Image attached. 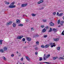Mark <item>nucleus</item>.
I'll return each mask as SVG.
<instances>
[{
    "mask_svg": "<svg viewBox=\"0 0 64 64\" xmlns=\"http://www.w3.org/2000/svg\"><path fill=\"white\" fill-rule=\"evenodd\" d=\"M54 44H55L54 43H52L49 44L50 46H51V48L53 47H55L56 46Z\"/></svg>",
    "mask_w": 64,
    "mask_h": 64,
    "instance_id": "f257e3e1",
    "label": "nucleus"
},
{
    "mask_svg": "<svg viewBox=\"0 0 64 64\" xmlns=\"http://www.w3.org/2000/svg\"><path fill=\"white\" fill-rule=\"evenodd\" d=\"M26 40H27L28 41H31L32 40L31 38H29L28 37H26Z\"/></svg>",
    "mask_w": 64,
    "mask_h": 64,
    "instance_id": "f03ea898",
    "label": "nucleus"
},
{
    "mask_svg": "<svg viewBox=\"0 0 64 64\" xmlns=\"http://www.w3.org/2000/svg\"><path fill=\"white\" fill-rule=\"evenodd\" d=\"M15 7H16V6L15 5H10V6H9L8 8H15Z\"/></svg>",
    "mask_w": 64,
    "mask_h": 64,
    "instance_id": "7ed1b4c3",
    "label": "nucleus"
},
{
    "mask_svg": "<svg viewBox=\"0 0 64 64\" xmlns=\"http://www.w3.org/2000/svg\"><path fill=\"white\" fill-rule=\"evenodd\" d=\"M27 5H28V4L27 3H26L24 4H22L21 6L22 7H25V6H26Z\"/></svg>",
    "mask_w": 64,
    "mask_h": 64,
    "instance_id": "20e7f679",
    "label": "nucleus"
},
{
    "mask_svg": "<svg viewBox=\"0 0 64 64\" xmlns=\"http://www.w3.org/2000/svg\"><path fill=\"white\" fill-rule=\"evenodd\" d=\"M12 22L10 21V22H8L7 23L6 25L8 26V25H11V24H12Z\"/></svg>",
    "mask_w": 64,
    "mask_h": 64,
    "instance_id": "39448f33",
    "label": "nucleus"
},
{
    "mask_svg": "<svg viewBox=\"0 0 64 64\" xmlns=\"http://www.w3.org/2000/svg\"><path fill=\"white\" fill-rule=\"evenodd\" d=\"M23 36H18L17 37L16 39H21L22 38H23Z\"/></svg>",
    "mask_w": 64,
    "mask_h": 64,
    "instance_id": "423d86ee",
    "label": "nucleus"
},
{
    "mask_svg": "<svg viewBox=\"0 0 64 64\" xmlns=\"http://www.w3.org/2000/svg\"><path fill=\"white\" fill-rule=\"evenodd\" d=\"M39 37V35H35V34H34V36L33 37L34 38H35V37Z\"/></svg>",
    "mask_w": 64,
    "mask_h": 64,
    "instance_id": "0eeeda50",
    "label": "nucleus"
},
{
    "mask_svg": "<svg viewBox=\"0 0 64 64\" xmlns=\"http://www.w3.org/2000/svg\"><path fill=\"white\" fill-rule=\"evenodd\" d=\"M46 55L45 54H44V57H43V59L44 60H46Z\"/></svg>",
    "mask_w": 64,
    "mask_h": 64,
    "instance_id": "6e6552de",
    "label": "nucleus"
},
{
    "mask_svg": "<svg viewBox=\"0 0 64 64\" xmlns=\"http://www.w3.org/2000/svg\"><path fill=\"white\" fill-rule=\"evenodd\" d=\"M50 26H54V23H53L52 22H51L50 24Z\"/></svg>",
    "mask_w": 64,
    "mask_h": 64,
    "instance_id": "1a4fd4ad",
    "label": "nucleus"
},
{
    "mask_svg": "<svg viewBox=\"0 0 64 64\" xmlns=\"http://www.w3.org/2000/svg\"><path fill=\"white\" fill-rule=\"evenodd\" d=\"M46 31V29L44 28L42 30V33H44Z\"/></svg>",
    "mask_w": 64,
    "mask_h": 64,
    "instance_id": "9d476101",
    "label": "nucleus"
},
{
    "mask_svg": "<svg viewBox=\"0 0 64 64\" xmlns=\"http://www.w3.org/2000/svg\"><path fill=\"white\" fill-rule=\"evenodd\" d=\"M26 59H27V60H28V61H30V59L27 56H26Z\"/></svg>",
    "mask_w": 64,
    "mask_h": 64,
    "instance_id": "9b49d317",
    "label": "nucleus"
},
{
    "mask_svg": "<svg viewBox=\"0 0 64 64\" xmlns=\"http://www.w3.org/2000/svg\"><path fill=\"white\" fill-rule=\"evenodd\" d=\"M20 22V21L19 20H16V23H17V24H18Z\"/></svg>",
    "mask_w": 64,
    "mask_h": 64,
    "instance_id": "f8f14e48",
    "label": "nucleus"
},
{
    "mask_svg": "<svg viewBox=\"0 0 64 64\" xmlns=\"http://www.w3.org/2000/svg\"><path fill=\"white\" fill-rule=\"evenodd\" d=\"M4 51H6L7 50V48L5 47H4L3 48Z\"/></svg>",
    "mask_w": 64,
    "mask_h": 64,
    "instance_id": "ddd939ff",
    "label": "nucleus"
},
{
    "mask_svg": "<svg viewBox=\"0 0 64 64\" xmlns=\"http://www.w3.org/2000/svg\"><path fill=\"white\" fill-rule=\"evenodd\" d=\"M54 41H59V38H54Z\"/></svg>",
    "mask_w": 64,
    "mask_h": 64,
    "instance_id": "4468645a",
    "label": "nucleus"
},
{
    "mask_svg": "<svg viewBox=\"0 0 64 64\" xmlns=\"http://www.w3.org/2000/svg\"><path fill=\"white\" fill-rule=\"evenodd\" d=\"M12 25L14 27H16V23H14Z\"/></svg>",
    "mask_w": 64,
    "mask_h": 64,
    "instance_id": "2eb2a0df",
    "label": "nucleus"
},
{
    "mask_svg": "<svg viewBox=\"0 0 64 64\" xmlns=\"http://www.w3.org/2000/svg\"><path fill=\"white\" fill-rule=\"evenodd\" d=\"M50 56V54H48L46 56V58H48Z\"/></svg>",
    "mask_w": 64,
    "mask_h": 64,
    "instance_id": "dca6fc26",
    "label": "nucleus"
},
{
    "mask_svg": "<svg viewBox=\"0 0 64 64\" xmlns=\"http://www.w3.org/2000/svg\"><path fill=\"white\" fill-rule=\"evenodd\" d=\"M50 46V45L46 44L45 46V48H48V47H49Z\"/></svg>",
    "mask_w": 64,
    "mask_h": 64,
    "instance_id": "f3484780",
    "label": "nucleus"
},
{
    "mask_svg": "<svg viewBox=\"0 0 64 64\" xmlns=\"http://www.w3.org/2000/svg\"><path fill=\"white\" fill-rule=\"evenodd\" d=\"M63 15V13H61L59 14V16H62Z\"/></svg>",
    "mask_w": 64,
    "mask_h": 64,
    "instance_id": "a211bd4d",
    "label": "nucleus"
},
{
    "mask_svg": "<svg viewBox=\"0 0 64 64\" xmlns=\"http://www.w3.org/2000/svg\"><path fill=\"white\" fill-rule=\"evenodd\" d=\"M53 31H54V32H57V29L55 28H53Z\"/></svg>",
    "mask_w": 64,
    "mask_h": 64,
    "instance_id": "6ab92c4d",
    "label": "nucleus"
},
{
    "mask_svg": "<svg viewBox=\"0 0 64 64\" xmlns=\"http://www.w3.org/2000/svg\"><path fill=\"white\" fill-rule=\"evenodd\" d=\"M58 58V57H54L53 58V60H55L56 59H57Z\"/></svg>",
    "mask_w": 64,
    "mask_h": 64,
    "instance_id": "aec40b11",
    "label": "nucleus"
},
{
    "mask_svg": "<svg viewBox=\"0 0 64 64\" xmlns=\"http://www.w3.org/2000/svg\"><path fill=\"white\" fill-rule=\"evenodd\" d=\"M3 41V40H0V45H2V42Z\"/></svg>",
    "mask_w": 64,
    "mask_h": 64,
    "instance_id": "412c9836",
    "label": "nucleus"
},
{
    "mask_svg": "<svg viewBox=\"0 0 64 64\" xmlns=\"http://www.w3.org/2000/svg\"><path fill=\"white\" fill-rule=\"evenodd\" d=\"M4 2L6 4H9V2L6 1H5Z\"/></svg>",
    "mask_w": 64,
    "mask_h": 64,
    "instance_id": "4be33fe9",
    "label": "nucleus"
},
{
    "mask_svg": "<svg viewBox=\"0 0 64 64\" xmlns=\"http://www.w3.org/2000/svg\"><path fill=\"white\" fill-rule=\"evenodd\" d=\"M59 60H60V59H64V58L62 57H60L58 59Z\"/></svg>",
    "mask_w": 64,
    "mask_h": 64,
    "instance_id": "5701e85b",
    "label": "nucleus"
},
{
    "mask_svg": "<svg viewBox=\"0 0 64 64\" xmlns=\"http://www.w3.org/2000/svg\"><path fill=\"white\" fill-rule=\"evenodd\" d=\"M18 26H23V24H20L18 25Z\"/></svg>",
    "mask_w": 64,
    "mask_h": 64,
    "instance_id": "b1692460",
    "label": "nucleus"
},
{
    "mask_svg": "<svg viewBox=\"0 0 64 64\" xmlns=\"http://www.w3.org/2000/svg\"><path fill=\"white\" fill-rule=\"evenodd\" d=\"M52 28H50V30L48 31L49 32H52Z\"/></svg>",
    "mask_w": 64,
    "mask_h": 64,
    "instance_id": "393cba45",
    "label": "nucleus"
},
{
    "mask_svg": "<svg viewBox=\"0 0 64 64\" xmlns=\"http://www.w3.org/2000/svg\"><path fill=\"white\" fill-rule=\"evenodd\" d=\"M57 49L58 50H59L60 49V48L59 47H57Z\"/></svg>",
    "mask_w": 64,
    "mask_h": 64,
    "instance_id": "a878e982",
    "label": "nucleus"
},
{
    "mask_svg": "<svg viewBox=\"0 0 64 64\" xmlns=\"http://www.w3.org/2000/svg\"><path fill=\"white\" fill-rule=\"evenodd\" d=\"M0 52H2V53H3V52H4V51H3V50L2 49H1L0 50Z\"/></svg>",
    "mask_w": 64,
    "mask_h": 64,
    "instance_id": "bb28decb",
    "label": "nucleus"
},
{
    "mask_svg": "<svg viewBox=\"0 0 64 64\" xmlns=\"http://www.w3.org/2000/svg\"><path fill=\"white\" fill-rule=\"evenodd\" d=\"M58 24H60V20H58Z\"/></svg>",
    "mask_w": 64,
    "mask_h": 64,
    "instance_id": "cd10ccee",
    "label": "nucleus"
},
{
    "mask_svg": "<svg viewBox=\"0 0 64 64\" xmlns=\"http://www.w3.org/2000/svg\"><path fill=\"white\" fill-rule=\"evenodd\" d=\"M40 60H39V61H41V60H42V58L41 57V58H40Z\"/></svg>",
    "mask_w": 64,
    "mask_h": 64,
    "instance_id": "c85d7f7f",
    "label": "nucleus"
},
{
    "mask_svg": "<svg viewBox=\"0 0 64 64\" xmlns=\"http://www.w3.org/2000/svg\"><path fill=\"white\" fill-rule=\"evenodd\" d=\"M14 4V2H13L10 5H13Z\"/></svg>",
    "mask_w": 64,
    "mask_h": 64,
    "instance_id": "c756f323",
    "label": "nucleus"
},
{
    "mask_svg": "<svg viewBox=\"0 0 64 64\" xmlns=\"http://www.w3.org/2000/svg\"><path fill=\"white\" fill-rule=\"evenodd\" d=\"M41 47L42 48H45V46H44L43 45H42L41 46Z\"/></svg>",
    "mask_w": 64,
    "mask_h": 64,
    "instance_id": "7c9ffc66",
    "label": "nucleus"
},
{
    "mask_svg": "<svg viewBox=\"0 0 64 64\" xmlns=\"http://www.w3.org/2000/svg\"><path fill=\"white\" fill-rule=\"evenodd\" d=\"M43 63H46V64H50V63H49L48 62H43Z\"/></svg>",
    "mask_w": 64,
    "mask_h": 64,
    "instance_id": "2f4dec72",
    "label": "nucleus"
},
{
    "mask_svg": "<svg viewBox=\"0 0 64 64\" xmlns=\"http://www.w3.org/2000/svg\"><path fill=\"white\" fill-rule=\"evenodd\" d=\"M44 8V7H42L41 8H40L39 9L40 10H42V9H43Z\"/></svg>",
    "mask_w": 64,
    "mask_h": 64,
    "instance_id": "473e14b6",
    "label": "nucleus"
},
{
    "mask_svg": "<svg viewBox=\"0 0 64 64\" xmlns=\"http://www.w3.org/2000/svg\"><path fill=\"white\" fill-rule=\"evenodd\" d=\"M22 41L24 42L25 41V38H23L22 39Z\"/></svg>",
    "mask_w": 64,
    "mask_h": 64,
    "instance_id": "72a5a7b5",
    "label": "nucleus"
},
{
    "mask_svg": "<svg viewBox=\"0 0 64 64\" xmlns=\"http://www.w3.org/2000/svg\"><path fill=\"white\" fill-rule=\"evenodd\" d=\"M42 21L44 22H46V20H42Z\"/></svg>",
    "mask_w": 64,
    "mask_h": 64,
    "instance_id": "f704fd0d",
    "label": "nucleus"
},
{
    "mask_svg": "<svg viewBox=\"0 0 64 64\" xmlns=\"http://www.w3.org/2000/svg\"><path fill=\"white\" fill-rule=\"evenodd\" d=\"M32 16H35L36 15L35 14H32Z\"/></svg>",
    "mask_w": 64,
    "mask_h": 64,
    "instance_id": "c9c22d12",
    "label": "nucleus"
},
{
    "mask_svg": "<svg viewBox=\"0 0 64 64\" xmlns=\"http://www.w3.org/2000/svg\"><path fill=\"white\" fill-rule=\"evenodd\" d=\"M4 60H5V61H6V58H5V57L4 56Z\"/></svg>",
    "mask_w": 64,
    "mask_h": 64,
    "instance_id": "e433bc0d",
    "label": "nucleus"
},
{
    "mask_svg": "<svg viewBox=\"0 0 64 64\" xmlns=\"http://www.w3.org/2000/svg\"><path fill=\"white\" fill-rule=\"evenodd\" d=\"M40 3H42L43 2H44L43 0H40Z\"/></svg>",
    "mask_w": 64,
    "mask_h": 64,
    "instance_id": "4c0bfd02",
    "label": "nucleus"
},
{
    "mask_svg": "<svg viewBox=\"0 0 64 64\" xmlns=\"http://www.w3.org/2000/svg\"><path fill=\"white\" fill-rule=\"evenodd\" d=\"M36 45H38L39 44V42H37L36 43Z\"/></svg>",
    "mask_w": 64,
    "mask_h": 64,
    "instance_id": "58836bf2",
    "label": "nucleus"
},
{
    "mask_svg": "<svg viewBox=\"0 0 64 64\" xmlns=\"http://www.w3.org/2000/svg\"><path fill=\"white\" fill-rule=\"evenodd\" d=\"M56 12H54V13H53V15H56Z\"/></svg>",
    "mask_w": 64,
    "mask_h": 64,
    "instance_id": "ea45409f",
    "label": "nucleus"
},
{
    "mask_svg": "<svg viewBox=\"0 0 64 64\" xmlns=\"http://www.w3.org/2000/svg\"><path fill=\"white\" fill-rule=\"evenodd\" d=\"M60 23H62V24H63L64 23V21H62Z\"/></svg>",
    "mask_w": 64,
    "mask_h": 64,
    "instance_id": "a19ab883",
    "label": "nucleus"
},
{
    "mask_svg": "<svg viewBox=\"0 0 64 64\" xmlns=\"http://www.w3.org/2000/svg\"><path fill=\"white\" fill-rule=\"evenodd\" d=\"M41 28H44V25H42V26H41Z\"/></svg>",
    "mask_w": 64,
    "mask_h": 64,
    "instance_id": "79ce46f5",
    "label": "nucleus"
},
{
    "mask_svg": "<svg viewBox=\"0 0 64 64\" xmlns=\"http://www.w3.org/2000/svg\"><path fill=\"white\" fill-rule=\"evenodd\" d=\"M46 37H47V36L46 35H44V38H46Z\"/></svg>",
    "mask_w": 64,
    "mask_h": 64,
    "instance_id": "37998d69",
    "label": "nucleus"
},
{
    "mask_svg": "<svg viewBox=\"0 0 64 64\" xmlns=\"http://www.w3.org/2000/svg\"><path fill=\"white\" fill-rule=\"evenodd\" d=\"M31 30H34V28H31Z\"/></svg>",
    "mask_w": 64,
    "mask_h": 64,
    "instance_id": "c03bdc74",
    "label": "nucleus"
},
{
    "mask_svg": "<svg viewBox=\"0 0 64 64\" xmlns=\"http://www.w3.org/2000/svg\"><path fill=\"white\" fill-rule=\"evenodd\" d=\"M21 60L22 61H23V58L22 57L21 59Z\"/></svg>",
    "mask_w": 64,
    "mask_h": 64,
    "instance_id": "a18cd8bd",
    "label": "nucleus"
},
{
    "mask_svg": "<svg viewBox=\"0 0 64 64\" xmlns=\"http://www.w3.org/2000/svg\"><path fill=\"white\" fill-rule=\"evenodd\" d=\"M35 54L36 55H37V54H38V52H36Z\"/></svg>",
    "mask_w": 64,
    "mask_h": 64,
    "instance_id": "49530a36",
    "label": "nucleus"
},
{
    "mask_svg": "<svg viewBox=\"0 0 64 64\" xmlns=\"http://www.w3.org/2000/svg\"><path fill=\"white\" fill-rule=\"evenodd\" d=\"M14 54H12L11 55L12 57H14Z\"/></svg>",
    "mask_w": 64,
    "mask_h": 64,
    "instance_id": "de8ad7c7",
    "label": "nucleus"
},
{
    "mask_svg": "<svg viewBox=\"0 0 64 64\" xmlns=\"http://www.w3.org/2000/svg\"><path fill=\"white\" fill-rule=\"evenodd\" d=\"M41 3V2H40H40H38V4H40V3Z\"/></svg>",
    "mask_w": 64,
    "mask_h": 64,
    "instance_id": "09e8293b",
    "label": "nucleus"
},
{
    "mask_svg": "<svg viewBox=\"0 0 64 64\" xmlns=\"http://www.w3.org/2000/svg\"><path fill=\"white\" fill-rule=\"evenodd\" d=\"M59 13L58 12H57V13L56 15H59Z\"/></svg>",
    "mask_w": 64,
    "mask_h": 64,
    "instance_id": "8fccbe9b",
    "label": "nucleus"
},
{
    "mask_svg": "<svg viewBox=\"0 0 64 64\" xmlns=\"http://www.w3.org/2000/svg\"><path fill=\"white\" fill-rule=\"evenodd\" d=\"M43 63V62H40L39 63H40V64H42Z\"/></svg>",
    "mask_w": 64,
    "mask_h": 64,
    "instance_id": "3c124183",
    "label": "nucleus"
},
{
    "mask_svg": "<svg viewBox=\"0 0 64 64\" xmlns=\"http://www.w3.org/2000/svg\"><path fill=\"white\" fill-rule=\"evenodd\" d=\"M35 49L36 50H37V49H38V48H35Z\"/></svg>",
    "mask_w": 64,
    "mask_h": 64,
    "instance_id": "603ef678",
    "label": "nucleus"
},
{
    "mask_svg": "<svg viewBox=\"0 0 64 64\" xmlns=\"http://www.w3.org/2000/svg\"><path fill=\"white\" fill-rule=\"evenodd\" d=\"M60 25H61V26H63V24L60 23Z\"/></svg>",
    "mask_w": 64,
    "mask_h": 64,
    "instance_id": "864d4df0",
    "label": "nucleus"
},
{
    "mask_svg": "<svg viewBox=\"0 0 64 64\" xmlns=\"http://www.w3.org/2000/svg\"><path fill=\"white\" fill-rule=\"evenodd\" d=\"M20 56H21V54L18 55V57H20Z\"/></svg>",
    "mask_w": 64,
    "mask_h": 64,
    "instance_id": "5fc2aeb1",
    "label": "nucleus"
},
{
    "mask_svg": "<svg viewBox=\"0 0 64 64\" xmlns=\"http://www.w3.org/2000/svg\"><path fill=\"white\" fill-rule=\"evenodd\" d=\"M62 35H64V33H63V32H62Z\"/></svg>",
    "mask_w": 64,
    "mask_h": 64,
    "instance_id": "6e6d98bb",
    "label": "nucleus"
},
{
    "mask_svg": "<svg viewBox=\"0 0 64 64\" xmlns=\"http://www.w3.org/2000/svg\"><path fill=\"white\" fill-rule=\"evenodd\" d=\"M58 27H61V26L60 25H59L58 26Z\"/></svg>",
    "mask_w": 64,
    "mask_h": 64,
    "instance_id": "4d7b16f0",
    "label": "nucleus"
},
{
    "mask_svg": "<svg viewBox=\"0 0 64 64\" xmlns=\"http://www.w3.org/2000/svg\"><path fill=\"white\" fill-rule=\"evenodd\" d=\"M26 21H28V19H27L26 20Z\"/></svg>",
    "mask_w": 64,
    "mask_h": 64,
    "instance_id": "13d9d810",
    "label": "nucleus"
},
{
    "mask_svg": "<svg viewBox=\"0 0 64 64\" xmlns=\"http://www.w3.org/2000/svg\"><path fill=\"white\" fill-rule=\"evenodd\" d=\"M64 30L62 32L64 33Z\"/></svg>",
    "mask_w": 64,
    "mask_h": 64,
    "instance_id": "bf43d9fd",
    "label": "nucleus"
},
{
    "mask_svg": "<svg viewBox=\"0 0 64 64\" xmlns=\"http://www.w3.org/2000/svg\"><path fill=\"white\" fill-rule=\"evenodd\" d=\"M25 15H24L23 16H24V17H25Z\"/></svg>",
    "mask_w": 64,
    "mask_h": 64,
    "instance_id": "052dcab7",
    "label": "nucleus"
},
{
    "mask_svg": "<svg viewBox=\"0 0 64 64\" xmlns=\"http://www.w3.org/2000/svg\"><path fill=\"white\" fill-rule=\"evenodd\" d=\"M48 26H47V27H46V28H48Z\"/></svg>",
    "mask_w": 64,
    "mask_h": 64,
    "instance_id": "680f3d73",
    "label": "nucleus"
},
{
    "mask_svg": "<svg viewBox=\"0 0 64 64\" xmlns=\"http://www.w3.org/2000/svg\"><path fill=\"white\" fill-rule=\"evenodd\" d=\"M63 19L64 20V16L63 17Z\"/></svg>",
    "mask_w": 64,
    "mask_h": 64,
    "instance_id": "e2e57ef3",
    "label": "nucleus"
},
{
    "mask_svg": "<svg viewBox=\"0 0 64 64\" xmlns=\"http://www.w3.org/2000/svg\"><path fill=\"white\" fill-rule=\"evenodd\" d=\"M24 48H26V47H24Z\"/></svg>",
    "mask_w": 64,
    "mask_h": 64,
    "instance_id": "0e129e2a",
    "label": "nucleus"
},
{
    "mask_svg": "<svg viewBox=\"0 0 64 64\" xmlns=\"http://www.w3.org/2000/svg\"><path fill=\"white\" fill-rule=\"evenodd\" d=\"M17 53H18V52H17Z\"/></svg>",
    "mask_w": 64,
    "mask_h": 64,
    "instance_id": "69168bd1",
    "label": "nucleus"
},
{
    "mask_svg": "<svg viewBox=\"0 0 64 64\" xmlns=\"http://www.w3.org/2000/svg\"><path fill=\"white\" fill-rule=\"evenodd\" d=\"M26 43V42H25V43Z\"/></svg>",
    "mask_w": 64,
    "mask_h": 64,
    "instance_id": "338daca9",
    "label": "nucleus"
},
{
    "mask_svg": "<svg viewBox=\"0 0 64 64\" xmlns=\"http://www.w3.org/2000/svg\"><path fill=\"white\" fill-rule=\"evenodd\" d=\"M20 64H21V63H20Z\"/></svg>",
    "mask_w": 64,
    "mask_h": 64,
    "instance_id": "774afa93",
    "label": "nucleus"
}]
</instances>
